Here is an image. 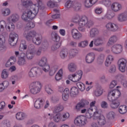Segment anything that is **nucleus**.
Wrapping results in <instances>:
<instances>
[{
  "label": "nucleus",
  "instance_id": "49",
  "mask_svg": "<svg viewBox=\"0 0 127 127\" xmlns=\"http://www.w3.org/2000/svg\"><path fill=\"white\" fill-rule=\"evenodd\" d=\"M88 46V41H83L78 43V47L84 48L86 46Z\"/></svg>",
  "mask_w": 127,
  "mask_h": 127
},
{
  "label": "nucleus",
  "instance_id": "57",
  "mask_svg": "<svg viewBox=\"0 0 127 127\" xmlns=\"http://www.w3.org/2000/svg\"><path fill=\"white\" fill-rule=\"evenodd\" d=\"M100 3H102V4H104L106 6H109L111 5V2L109 0H105L100 1Z\"/></svg>",
  "mask_w": 127,
  "mask_h": 127
},
{
  "label": "nucleus",
  "instance_id": "54",
  "mask_svg": "<svg viewBox=\"0 0 127 127\" xmlns=\"http://www.w3.org/2000/svg\"><path fill=\"white\" fill-rule=\"evenodd\" d=\"M53 114L50 113H47L46 114L44 118V119H46L47 120H53Z\"/></svg>",
  "mask_w": 127,
  "mask_h": 127
},
{
  "label": "nucleus",
  "instance_id": "13",
  "mask_svg": "<svg viewBox=\"0 0 127 127\" xmlns=\"http://www.w3.org/2000/svg\"><path fill=\"white\" fill-rule=\"evenodd\" d=\"M127 61L125 58L120 59L118 62L119 69L121 72H125L126 71V67H127Z\"/></svg>",
  "mask_w": 127,
  "mask_h": 127
},
{
  "label": "nucleus",
  "instance_id": "39",
  "mask_svg": "<svg viewBox=\"0 0 127 127\" xmlns=\"http://www.w3.org/2000/svg\"><path fill=\"white\" fill-rule=\"evenodd\" d=\"M27 48V45H26V42L24 40L22 41L19 47L20 51H23L24 50H26Z\"/></svg>",
  "mask_w": 127,
  "mask_h": 127
},
{
  "label": "nucleus",
  "instance_id": "61",
  "mask_svg": "<svg viewBox=\"0 0 127 127\" xmlns=\"http://www.w3.org/2000/svg\"><path fill=\"white\" fill-rule=\"evenodd\" d=\"M96 104V101H92L90 104V108L88 109V112H90L91 111V112H93V107L95 106V104Z\"/></svg>",
  "mask_w": 127,
  "mask_h": 127
},
{
  "label": "nucleus",
  "instance_id": "4",
  "mask_svg": "<svg viewBox=\"0 0 127 127\" xmlns=\"http://www.w3.org/2000/svg\"><path fill=\"white\" fill-rule=\"evenodd\" d=\"M23 36L28 41L32 40V42L36 45H39L41 43V40H40V35L36 33V32L35 31H32L31 32H28V31H25Z\"/></svg>",
  "mask_w": 127,
  "mask_h": 127
},
{
  "label": "nucleus",
  "instance_id": "29",
  "mask_svg": "<svg viewBox=\"0 0 127 127\" xmlns=\"http://www.w3.org/2000/svg\"><path fill=\"white\" fill-rule=\"evenodd\" d=\"M79 89L76 87H72L70 90V94L71 97H76L78 93Z\"/></svg>",
  "mask_w": 127,
  "mask_h": 127
},
{
  "label": "nucleus",
  "instance_id": "33",
  "mask_svg": "<svg viewBox=\"0 0 127 127\" xmlns=\"http://www.w3.org/2000/svg\"><path fill=\"white\" fill-rule=\"evenodd\" d=\"M16 62V58L15 57H11L8 61L6 62L5 66L6 67H9L11 66L13 64V62Z\"/></svg>",
  "mask_w": 127,
  "mask_h": 127
},
{
  "label": "nucleus",
  "instance_id": "25",
  "mask_svg": "<svg viewBox=\"0 0 127 127\" xmlns=\"http://www.w3.org/2000/svg\"><path fill=\"white\" fill-rule=\"evenodd\" d=\"M95 60V54L91 53L88 54L86 57V62L87 63H92Z\"/></svg>",
  "mask_w": 127,
  "mask_h": 127
},
{
  "label": "nucleus",
  "instance_id": "10",
  "mask_svg": "<svg viewBox=\"0 0 127 127\" xmlns=\"http://www.w3.org/2000/svg\"><path fill=\"white\" fill-rule=\"evenodd\" d=\"M82 75L83 71L82 70H78L75 73L68 75V79L72 82L76 83L81 80Z\"/></svg>",
  "mask_w": 127,
  "mask_h": 127
},
{
  "label": "nucleus",
  "instance_id": "24",
  "mask_svg": "<svg viewBox=\"0 0 127 127\" xmlns=\"http://www.w3.org/2000/svg\"><path fill=\"white\" fill-rule=\"evenodd\" d=\"M15 38L18 39V35L15 33H11L9 38V43L11 46H14V44H12V42L14 41Z\"/></svg>",
  "mask_w": 127,
  "mask_h": 127
},
{
  "label": "nucleus",
  "instance_id": "55",
  "mask_svg": "<svg viewBox=\"0 0 127 127\" xmlns=\"http://www.w3.org/2000/svg\"><path fill=\"white\" fill-rule=\"evenodd\" d=\"M115 116H116L115 112L111 111L107 114V118L109 119H113L115 118Z\"/></svg>",
  "mask_w": 127,
  "mask_h": 127
},
{
  "label": "nucleus",
  "instance_id": "26",
  "mask_svg": "<svg viewBox=\"0 0 127 127\" xmlns=\"http://www.w3.org/2000/svg\"><path fill=\"white\" fill-rule=\"evenodd\" d=\"M27 115L23 112H18L16 114V119L18 121H22L27 118Z\"/></svg>",
  "mask_w": 127,
  "mask_h": 127
},
{
  "label": "nucleus",
  "instance_id": "50",
  "mask_svg": "<svg viewBox=\"0 0 127 127\" xmlns=\"http://www.w3.org/2000/svg\"><path fill=\"white\" fill-rule=\"evenodd\" d=\"M95 96L99 97L103 94V89L102 88H98L95 91Z\"/></svg>",
  "mask_w": 127,
  "mask_h": 127
},
{
  "label": "nucleus",
  "instance_id": "9",
  "mask_svg": "<svg viewBox=\"0 0 127 127\" xmlns=\"http://www.w3.org/2000/svg\"><path fill=\"white\" fill-rule=\"evenodd\" d=\"M87 123V119L84 116H78L74 120V124L76 127H85Z\"/></svg>",
  "mask_w": 127,
  "mask_h": 127
},
{
  "label": "nucleus",
  "instance_id": "3",
  "mask_svg": "<svg viewBox=\"0 0 127 127\" xmlns=\"http://www.w3.org/2000/svg\"><path fill=\"white\" fill-rule=\"evenodd\" d=\"M122 93L119 89L111 90L109 92L108 99L110 102H112L110 106L112 109H117L120 106V102L116 100L119 99Z\"/></svg>",
  "mask_w": 127,
  "mask_h": 127
},
{
  "label": "nucleus",
  "instance_id": "58",
  "mask_svg": "<svg viewBox=\"0 0 127 127\" xmlns=\"http://www.w3.org/2000/svg\"><path fill=\"white\" fill-rule=\"evenodd\" d=\"M117 84L118 82L116 80H113L109 85V88H110V89H113V88H115L117 86Z\"/></svg>",
  "mask_w": 127,
  "mask_h": 127
},
{
  "label": "nucleus",
  "instance_id": "1",
  "mask_svg": "<svg viewBox=\"0 0 127 127\" xmlns=\"http://www.w3.org/2000/svg\"><path fill=\"white\" fill-rule=\"evenodd\" d=\"M37 4L32 5V2L31 1H26L22 2V4L24 6H31V10H26L25 12L23 13L22 15V19L26 21L28 20V23L26 24L25 29H31L35 26V24L33 22L29 21L28 19H33L37 13H38V10L39 8H41V5H42V2L41 0H37Z\"/></svg>",
  "mask_w": 127,
  "mask_h": 127
},
{
  "label": "nucleus",
  "instance_id": "63",
  "mask_svg": "<svg viewBox=\"0 0 127 127\" xmlns=\"http://www.w3.org/2000/svg\"><path fill=\"white\" fill-rule=\"evenodd\" d=\"M95 12L97 14H101L103 12V9L102 8H96L95 9Z\"/></svg>",
  "mask_w": 127,
  "mask_h": 127
},
{
  "label": "nucleus",
  "instance_id": "6",
  "mask_svg": "<svg viewBox=\"0 0 127 127\" xmlns=\"http://www.w3.org/2000/svg\"><path fill=\"white\" fill-rule=\"evenodd\" d=\"M95 111L93 115V119L97 120L99 125L100 126H104L106 124V120L104 115L101 114V110H98L97 108H95Z\"/></svg>",
  "mask_w": 127,
  "mask_h": 127
},
{
  "label": "nucleus",
  "instance_id": "52",
  "mask_svg": "<svg viewBox=\"0 0 127 127\" xmlns=\"http://www.w3.org/2000/svg\"><path fill=\"white\" fill-rule=\"evenodd\" d=\"M64 109V107L63 106L59 105L55 107V112H56V113H58V112H61L62 111H63Z\"/></svg>",
  "mask_w": 127,
  "mask_h": 127
},
{
  "label": "nucleus",
  "instance_id": "14",
  "mask_svg": "<svg viewBox=\"0 0 127 127\" xmlns=\"http://www.w3.org/2000/svg\"><path fill=\"white\" fill-rule=\"evenodd\" d=\"M35 53V47L33 45L29 46L26 53V57L28 59H32Z\"/></svg>",
  "mask_w": 127,
  "mask_h": 127
},
{
  "label": "nucleus",
  "instance_id": "27",
  "mask_svg": "<svg viewBox=\"0 0 127 127\" xmlns=\"http://www.w3.org/2000/svg\"><path fill=\"white\" fill-rule=\"evenodd\" d=\"M53 120L55 123H60L62 122V114L61 113H58L54 116H53Z\"/></svg>",
  "mask_w": 127,
  "mask_h": 127
},
{
  "label": "nucleus",
  "instance_id": "5",
  "mask_svg": "<svg viewBox=\"0 0 127 127\" xmlns=\"http://www.w3.org/2000/svg\"><path fill=\"white\" fill-rule=\"evenodd\" d=\"M94 24V22L91 20L88 21V18L86 16H83L78 21V29L79 31H85V26L86 27H89L90 28V26H92Z\"/></svg>",
  "mask_w": 127,
  "mask_h": 127
},
{
  "label": "nucleus",
  "instance_id": "40",
  "mask_svg": "<svg viewBox=\"0 0 127 127\" xmlns=\"http://www.w3.org/2000/svg\"><path fill=\"white\" fill-rule=\"evenodd\" d=\"M77 53H78V50L76 49H71L69 51L68 56L69 57V58H73Z\"/></svg>",
  "mask_w": 127,
  "mask_h": 127
},
{
  "label": "nucleus",
  "instance_id": "20",
  "mask_svg": "<svg viewBox=\"0 0 127 127\" xmlns=\"http://www.w3.org/2000/svg\"><path fill=\"white\" fill-rule=\"evenodd\" d=\"M55 41H56V42L57 43L55 44V45H56L55 47H54V46H53L52 47V49L53 50H56L57 48H59V47L61 46V43L60 42V37L56 34L55 35Z\"/></svg>",
  "mask_w": 127,
  "mask_h": 127
},
{
  "label": "nucleus",
  "instance_id": "51",
  "mask_svg": "<svg viewBox=\"0 0 127 127\" xmlns=\"http://www.w3.org/2000/svg\"><path fill=\"white\" fill-rule=\"evenodd\" d=\"M105 60V56L104 55H101L98 57L97 59L98 63L99 64H102Z\"/></svg>",
  "mask_w": 127,
  "mask_h": 127
},
{
  "label": "nucleus",
  "instance_id": "35",
  "mask_svg": "<svg viewBox=\"0 0 127 127\" xmlns=\"http://www.w3.org/2000/svg\"><path fill=\"white\" fill-rule=\"evenodd\" d=\"M63 76V69L61 68L59 70L58 73L55 76V79L56 81H60L62 79V76Z\"/></svg>",
  "mask_w": 127,
  "mask_h": 127
},
{
  "label": "nucleus",
  "instance_id": "38",
  "mask_svg": "<svg viewBox=\"0 0 127 127\" xmlns=\"http://www.w3.org/2000/svg\"><path fill=\"white\" fill-rule=\"evenodd\" d=\"M119 112L120 114H126L127 112V107L126 105H122L119 107Z\"/></svg>",
  "mask_w": 127,
  "mask_h": 127
},
{
  "label": "nucleus",
  "instance_id": "11",
  "mask_svg": "<svg viewBox=\"0 0 127 127\" xmlns=\"http://www.w3.org/2000/svg\"><path fill=\"white\" fill-rule=\"evenodd\" d=\"M59 68V66H58V65H54L50 68V66L47 64H46L43 66V70L44 72H48L50 70L49 74L50 76H53Z\"/></svg>",
  "mask_w": 127,
  "mask_h": 127
},
{
  "label": "nucleus",
  "instance_id": "47",
  "mask_svg": "<svg viewBox=\"0 0 127 127\" xmlns=\"http://www.w3.org/2000/svg\"><path fill=\"white\" fill-rule=\"evenodd\" d=\"M78 104L80 105V107L84 108V107H86L87 105H89V102L87 100H82L80 102L78 103Z\"/></svg>",
  "mask_w": 127,
  "mask_h": 127
},
{
  "label": "nucleus",
  "instance_id": "42",
  "mask_svg": "<svg viewBox=\"0 0 127 127\" xmlns=\"http://www.w3.org/2000/svg\"><path fill=\"white\" fill-rule=\"evenodd\" d=\"M103 43V38L101 37H98L94 40V44L96 46H99V45H101Z\"/></svg>",
  "mask_w": 127,
  "mask_h": 127
},
{
  "label": "nucleus",
  "instance_id": "2",
  "mask_svg": "<svg viewBox=\"0 0 127 127\" xmlns=\"http://www.w3.org/2000/svg\"><path fill=\"white\" fill-rule=\"evenodd\" d=\"M18 15L16 14H12L10 16L8 17L6 19L5 22L4 20H1L0 21V32H3L4 31V25L5 29L7 31H9V32H11V31H13L15 28V26L13 23L16 22L17 20H18Z\"/></svg>",
  "mask_w": 127,
  "mask_h": 127
},
{
  "label": "nucleus",
  "instance_id": "43",
  "mask_svg": "<svg viewBox=\"0 0 127 127\" xmlns=\"http://www.w3.org/2000/svg\"><path fill=\"white\" fill-rule=\"evenodd\" d=\"M67 56L68 52L66 49L63 50L60 53V56L63 59H64L65 57H67Z\"/></svg>",
  "mask_w": 127,
  "mask_h": 127
},
{
  "label": "nucleus",
  "instance_id": "18",
  "mask_svg": "<svg viewBox=\"0 0 127 127\" xmlns=\"http://www.w3.org/2000/svg\"><path fill=\"white\" fill-rule=\"evenodd\" d=\"M25 57H26V55H25V54L23 53L20 54L17 63L18 65H19V66H23V65H25V64H26V62L25 61Z\"/></svg>",
  "mask_w": 127,
  "mask_h": 127
},
{
  "label": "nucleus",
  "instance_id": "59",
  "mask_svg": "<svg viewBox=\"0 0 127 127\" xmlns=\"http://www.w3.org/2000/svg\"><path fill=\"white\" fill-rule=\"evenodd\" d=\"M3 124L6 127H11V122H10L9 120H4Z\"/></svg>",
  "mask_w": 127,
  "mask_h": 127
},
{
  "label": "nucleus",
  "instance_id": "7",
  "mask_svg": "<svg viewBox=\"0 0 127 127\" xmlns=\"http://www.w3.org/2000/svg\"><path fill=\"white\" fill-rule=\"evenodd\" d=\"M38 85L41 87V83L39 81H34L30 84L29 89L31 94L35 95L40 92L41 88Z\"/></svg>",
  "mask_w": 127,
  "mask_h": 127
},
{
  "label": "nucleus",
  "instance_id": "60",
  "mask_svg": "<svg viewBox=\"0 0 127 127\" xmlns=\"http://www.w3.org/2000/svg\"><path fill=\"white\" fill-rule=\"evenodd\" d=\"M5 109V102L2 101L0 102V112L3 111Z\"/></svg>",
  "mask_w": 127,
  "mask_h": 127
},
{
  "label": "nucleus",
  "instance_id": "12",
  "mask_svg": "<svg viewBox=\"0 0 127 127\" xmlns=\"http://www.w3.org/2000/svg\"><path fill=\"white\" fill-rule=\"evenodd\" d=\"M41 74V69L37 67H32L28 73V76L31 77H38Z\"/></svg>",
  "mask_w": 127,
  "mask_h": 127
},
{
  "label": "nucleus",
  "instance_id": "56",
  "mask_svg": "<svg viewBox=\"0 0 127 127\" xmlns=\"http://www.w3.org/2000/svg\"><path fill=\"white\" fill-rule=\"evenodd\" d=\"M93 3L90 0H86L84 3L86 7H91L93 5Z\"/></svg>",
  "mask_w": 127,
  "mask_h": 127
},
{
  "label": "nucleus",
  "instance_id": "21",
  "mask_svg": "<svg viewBox=\"0 0 127 127\" xmlns=\"http://www.w3.org/2000/svg\"><path fill=\"white\" fill-rule=\"evenodd\" d=\"M111 9L117 12L122 9V4L118 2H114L111 5Z\"/></svg>",
  "mask_w": 127,
  "mask_h": 127
},
{
  "label": "nucleus",
  "instance_id": "53",
  "mask_svg": "<svg viewBox=\"0 0 127 127\" xmlns=\"http://www.w3.org/2000/svg\"><path fill=\"white\" fill-rule=\"evenodd\" d=\"M45 91L47 92V94H49V95H51V94H53V90L50 88V86L49 85H47L45 87Z\"/></svg>",
  "mask_w": 127,
  "mask_h": 127
},
{
  "label": "nucleus",
  "instance_id": "31",
  "mask_svg": "<svg viewBox=\"0 0 127 127\" xmlns=\"http://www.w3.org/2000/svg\"><path fill=\"white\" fill-rule=\"evenodd\" d=\"M118 40V37L116 36H113L110 38L108 42L107 43V46H111L112 44H114Z\"/></svg>",
  "mask_w": 127,
  "mask_h": 127
},
{
  "label": "nucleus",
  "instance_id": "23",
  "mask_svg": "<svg viewBox=\"0 0 127 127\" xmlns=\"http://www.w3.org/2000/svg\"><path fill=\"white\" fill-rule=\"evenodd\" d=\"M114 56L112 55H108L106 58V61L105 62V65L106 67H109L111 64H112V62L114 60Z\"/></svg>",
  "mask_w": 127,
  "mask_h": 127
},
{
  "label": "nucleus",
  "instance_id": "8",
  "mask_svg": "<svg viewBox=\"0 0 127 127\" xmlns=\"http://www.w3.org/2000/svg\"><path fill=\"white\" fill-rule=\"evenodd\" d=\"M65 6L66 8H73L76 11L81 9V4L76 2V0H68L65 4Z\"/></svg>",
  "mask_w": 127,
  "mask_h": 127
},
{
  "label": "nucleus",
  "instance_id": "46",
  "mask_svg": "<svg viewBox=\"0 0 127 127\" xmlns=\"http://www.w3.org/2000/svg\"><path fill=\"white\" fill-rule=\"evenodd\" d=\"M1 13L4 16H7L10 14V10L8 8L3 9L1 10Z\"/></svg>",
  "mask_w": 127,
  "mask_h": 127
},
{
  "label": "nucleus",
  "instance_id": "44",
  "mask_svg": "<svg viewBox=\"0 0 127 127\" xmlns=\"http://www.w3.org/2000/svg\"><path fill=\"white\" fill-rule=\"evenodd\" d=\"M70 118V114L68 113H65L62 115V122H65Z\"/></svg>",
  "mask_w": 127,
  "mask_h": 127
},
{
  "label": "nucleus",
  "instance_id": "17",
  "mask_svg": "<svg viewBox=\"0 0 127 127\" xmlns=\"http://www.w3.org/2000/svg\"><path fill=\"white\" fill-rule=\"evenodd\" d=\"M34 102V107L36 109H40L44 106V100L41 98L35 100Z\"/></svg>",
  "mask_w": 127,
  "mask_h": 127
},
{
  "label": "nucleus",
  "instance_id": "19",
  "mask_svg": "<svg viewBox=\"0 0 127 127\" xmlns=\"http://www.w3.org/2000/svg\"><path fill=\"white\" fill-rule=\"evenodd\" d=\"M106 27L107 29L112 30V31H117V30L119 29L118 25L111 22L107 23L106 25Z\"/></svg>",
  "mask_w": 127,
  "mask_h": 127
},
{
  "label": "nucleus",
  "instance_id": "64",
  "mask_svg": "<svg viewBox=\"0 0 127 127\" xmlns=\"http://www.w3.org/2000/svg\"><path fill=\"white\" fill-rule=\"evenodd\" d=\"M110 73H115L116 72V65H112L109 69Z\"/></svg>",
  "mask_w": 127,
  "mask_h": 127
},
{
  "label": "nucleus",
  "instance_id": "45",
  "mask_svg": "<svg viewBox=\"0 0 127 127\" xmlns=\"http://www.w3.org/2000/svg\"><path fill=\"white\" fill-rule=\"evenodd\" d=\"M76 86L78 87V89H79V90L81 91V92H83V91L85 90V84H84L83 83L77 82L76 83Z\"/></svg>",
  "mask_w": 127,
  "mask_h": 127
},
{
  "label": "nucleus",
  "instance_id": "32",
  "mask_svg": "<svg viewBox=\"0 0 127 127\" xmlns=\"http://www.w3.org/2000/svg\"><path fill=\"white\" fill-rule=\"evenodd\" d=\"M4 43H5V37L2 35H0V50H2L4 48Z\"/></svg>",
  "mask_w": 127,
  "mask_h": 127
},
{
  "label": "nucleus",
  "instance_id": "28",
  "mask_svg": "<svg viewBox=\"0 0 127 127\" xmlns=\"http://www.w3.org/2000/svg\"><path fill=\"white\" fill-rule=\"evenodd\" d=\"M68 69L69 72H75L77 69V65L74 63H71L68 65Z\"/></svg>",
  "mask_w": 127,
  "mask_h": 127
},
{
  "label": "nucleus",
  "instance_id": "48",
  "mask_svg": "<svg viewBox=\"0 0 127 127\" xmlns=\"http://www.w3.org/2000/svg\"><path fill=\"white\" fill-rule=\"evenodd\" d=\"M1 77L2 79H6V78L8 77V72H7V70L4 69L2 70Z\"/></svg>",
  "mask_w": 127,
  "mask_h": 127
},
{
  "label": "nucleus",
  "instance_id": "30",
  "mask_svg": "<svg viewBox=\"0 0 127 127\" xmlns=\"http://www.w3.org/2000/svg\"><path fill=\"white\" fill-rule=\"evenodd\" d=\"M118 19L119 21H126V20H127V13H122L118 15Z\"/></svg>",
  "mask_w": 127,
  "mask_h": 127
},
{
  "label": "nucleus",
  "instance_id": "34",
  "mask_svg": "<svg viewBox=\"0 0 127 127\" xmlns=\"http://www.w3.org/2000/svg\"><path fill=\"white\" fill-rule=\"evenodd\" d=\"M69 98V89L65 88L63 93V99L67 101Z\"/></svg>",
  "mask_w": 127,
  "mask_h": 127
},
{
  "label": "nucleus",
  "instance_id": "41",
  "mask_svg": "<svg viewBox=\"0 0 127 127\" xmlns=\"http://www.w3.org/2000/svg\"><path fill=\"white\" fill-rule=\"evenodd\" d=\"M114 16H115V13L114 12L108 11L105 16V18H107V19H112Z\"/></svg>",
  "mask_w": 127,
  "mask_h": 127
},
{
  "label": "nucleus",
  "instance_id": "16",
  "mask_svg": "<svg viewBox=\"0 0 127 127\" xmlns=\"http://www.w3.org/2000/svg\"><path fill=\"white\" fill-rule=\"evenodd\" d=\"M71 35L72 38L74 39H76V40H79V39H81L82 36V34L76 29H73L71 30Z\"/></svg>",
  "mask_w": 127,
  "mask_h": 127
},
{
  "label": "nucleus",
  "instance_id": "22",
  "mask_svg": "<svg viewBox=\"0 0 127 127\" xmlns=\"http://www.w3.org/2000/svg\"><path fill=\"white\" fill-rule=\"evenodd\" d=\"M62 0H49L47 3L49 7H57L58 4L57 2H60Z\"/></svg>",
  "mask_w": 127,
  "mask_h": 127
},
{
  "label": "nucleus",
  "instance_id": "36",
  "mask_svg": "<svg viewBox=\"0 0 127 127\" xmlns=\"http://www.w3.org/2000/svg\"><path fill=\"white\" fill-rule=\"evenodd\" d=\"M99 30L97 28H92L90 32V37H95L96 35H99Z\"/></svg>",
  "mask_w": 127,
  "mask_h": 127
},
{
  "label": "nucleus",
  "instance_id": "15",
  "mask_svg": "<svg viewBox=\"0 0 127 127\" xmlns=\"http://www.w3.org/2000/svg\"><path fill=\"white\" fill-rule=\"evenodd\" d=\"M111 51L114 54H120L123 52V46L120 44H115L111 48Z\"/></svg>",
  "mask_w": 127,
  "mask_h": 127
},
{
  "label": "nucleus",
  "instance_id": "62",
  "mask_svg": "<svg viewBox=\"0 0 127 127\" xmlns=\"http://www.w3.org/2000/svg\"><path fill=\"white\" fill-rule=\"evenodd\" d=\"M101 106L102 109H107L108 107V103L105 101H103L102 102H101Z\"/></svg>",
  "mask_w": 127,
  "mask_h": 127
},
{
  "label": "nucleus",
  "instance_id": "37",
  "mask_svg": "<svg viewBox=\"0 0 127 127\" xmlns=\"http://www.w3.org/2000/svg\"><path fill=\"white\" fill-rule=\"evenodd\" d=\"M38 64L41 67H43L44 65L47 64V59L45 57H43L41 60L38 63Z\"/></svg>",
  "mask_w": 127,
  "mask_h": 127
}]
</instances>
